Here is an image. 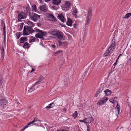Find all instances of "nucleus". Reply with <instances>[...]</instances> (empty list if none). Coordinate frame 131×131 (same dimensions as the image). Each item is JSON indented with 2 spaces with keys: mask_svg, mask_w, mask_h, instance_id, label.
<instances>
[{
  "mask_svg": "<svg viewBox=\"0 0 131 131\" xmlns=\"http://www.w3.org/2000/svg\"><path fill=\"white\" fill-rule=\"evenodd\" d=\"M61 52V51H58V52H57V53H59V52Z\"/></svg>",
  "mask_w": 131,
  "mask_h": 131,
  "instance_id": "nucleus-57",
  "label": "nucleus"
},
{
  "mask_svg": "<svg viewBox=\"0 0 131 131\" xmlns=\"http://www.w3.org/2000/svg\"><path fill=\"white\" fill-rule=\"evenodd\" d=\"M89 125H88L87 126V131H90V128L89 127Z\"/></svg>",
  "mask_w": 131,
  "mask_h": 131,
  "instance_id": "nucleus-43",
  "label": "nucleus"
},
{
  "mask_svg": "<svg viewBox=\"0 0 131 131\" xmlns=\"http://www.w3.org/2000/svg\"><path fill=\"white\" fill-rule=\"evenodd\" d=\"M116 109H117L118 111V114L120 112V106L119 104L118 103H117V104L116 107Z\"/></svg>",
  "mask_w": 131,
  "mask_h": 131,
  "instance_id": "nucleus-25",
  "label": "nucleus"
},
{
  "mask_svg": "<svg viewBox=\"0 0 131 131\" xmlns=\"http://www.w3.org/2000/svg\"><path fill=\"white\" fill-rule=\"evenodd\" d=\"M52 47L53 48H55L56 47V46L54 45H52Z\"/></svg>",
  "mask_w": 131,
  "mask_h": 131,
  "instance_id": "nucleus-52",
  "label": "nucleus"
},
{
  "mask_svg": "<svg viewBox=\"0 0 131 131\" xmlns=\"http://www.w3.org/2000/svg\"><path fill=\"white\" fill-rule=\"evenodd\" d=\"M57 131H68V130H61L60 131H59V130H58Z\"/></svg>",
  "mask_w": 131,
  "mask_h": 131,
  "instance_id": "nucleus-53",
  "label": "nucleus"
},
{
  "mask_svg": "<svg viewBox=\"0 0 131 131\" xmlns=\"http://www.w3.org/2000/svg\"><path fill=\"white\" fill-rule=\"evenodd\" d=\"M27 24L29 26V27H33L35 25V24L33 22L30 21H28Z\"/></svg>",
  "mask_w": 131,
  "mask_h": 131,
  "instance_id": "nucleus-22",
  "label": "nucleus"
},
{
  "mask_svg": "<svg viewBox=\"0 0 131 131\" xmlns=\"http://www.w3.org/2000/svg\"><path fill=\"white\" fill-rule=\"evenodd\" d=\"M36 39V38H35V37H33L32 36L30 37V39L29 41V43L34 42L35 40Z\"/></svg>",
  "mask_w": 131,
  "mask_h": 131,
  "instance_id": "nucleus-24",
  "label": "nucleus"
},
{
  "mask_svg": "<svg viewBox=\"0 0 131 131\" xmlns=\"http://www.w3.org/2000/svg\"><path fill=\"white\" fill-rule=\"evenodd\" d=\"M1 81H0V84H1Z\"/></svg>",
  "mask_w": 131,
  "mask_h": 131,
  "instance_id": "nucleus-59",
  "label": "nucleus"
},
{
  "mask_svg": "<svg viewBox=\"0 0 131 131\" xmlns=\"http://www.w3.org/2000/svg\"><path fill=\"white\" fill-rule=\"evenodd\" d=\"M100 88H99L98 89L97 91L96 92V94L95 96L97 97V95L100 92Z\"/></svg>",
  "mask_w": 131,
  "mask_h": 131,
  "instance_id": "nucleus-33",
  "label": "nucleus"
},
{
  "mask_svg": "<svg viewBox=\"0 0 131 131\" xmlns=\"http://www.w3.org/2000/svg\"><path fill=\"white\" fill-rule=\"evenodd\" d=\"M91 18L86 17V20L85 24L86 25H88L90 23Z\"/></svg>",
  "mask_w": 131,
  "mask_h": 131,
  "instance_id": "nucleus-30",
  "label": "nucleus"
},
{
  "mask_svg": "<svg viewBox=\"0 0 131 131\" xmlns=\"http://www.w3.org/2000/svg\"><path fill=\"white\" fill-rule=\"evenodd\" d=\"M48 33L50 35L53 36L61 40L64 39L63 34L60 31L58 30L49 31Z\"/></svg>",
  "mask_w": 131,
  "mask_h": 131,
  "instance_id": "nucleus-1",
  "label": "nucleus"
},
{
  "mask_svg": "<svg viewBox=\"0 0 131 131\" xmlns=\"http://www.w3.org/2000/svg\"><path fill=\"white\" fill-rule=\"evenodd\" d=\"M23 24H24V23H22L21 24V25H20V29H22V28H23Z\"/></svg>",
  "mask_w": 131,
  "mask_h": 131,
  "instance_id": "nucleus-45",
  "label": "nucleus"
},
{
  "mask_svg": "<svg viewBox=\"0 0 131 131\" xmlns=\"http://www.w3.org/2000/svg\"><path fill=\"white\" fill-rule=\"evenodd\" d=\"M43 78L42 76H41L40 77L39 79H38V80L41 82L43 80Z\"/></svg>",
  "mask_w": 131,
  "mask_h": 131,
  "instance_id": "nucleus-37",
  "label": "nucleus"
},
{
  "mask_svg": "<svg viewBox=\"0 0 131 131\" xmlns=\"http://www.w3.org/2000/svg\"><path fill=\"white\" fill-rule=\"evenodd\" d=\"M73 11L72 14L74 15L75 17L76 16V14L78 12L77 9L76 7H74L73 8Z\"/></svg>",
  "mask_w": 131,
  "mask_h": 131,
  "instance_id": "nucleus-20",
  "label": "nucleus"
},
{
  "mask_svg": "<svg viewBox=\"0 0 131 131\" xmlns=\"http://www.w3.org/2000/svg\"><path fill=\"white\" fill-rule=\"evenodd\" d=\"M25 9L27 12L26 13L27 14L28 12H29L30 11V8L29 6H26L25 7Z\"/></svg>",
  "mask_w": 131,
  "mask_h": 131,
  "instance_id": "nucleus-31",
  "label": "nucleus"
},
{
  "mask_svg": "<svg viewBox=\"0 0 131 131\" xmlns=\"http://www.w3.org/2000/svg\"><path fill=\"white\" fill-rule=\"evenodd\" d=\"M51 20L52 21L54 22L56 21L57 20L56 18L53 16L52 18H51Z\"/></svg>",
  "mask_w": 131,
  "mask_h": 131,
  "instance_id": "nucleus-32",
  "label": "nucleus"
},
{
  "mask_svg": "<svg viewBox=\"0 0 131 131\" xmlns=\"http://www.w3.org/2000/svg\"><path fill=\"white\" fill-rule=\"evenodd\" d=\"M117 63V62H116L114 64V66L116 65V64Z\"/></svg>",
  "mask_w": 131,
  "mask_h": 131,
  "instance_id": "nucleus-56",
  "label": "nucleus"
},
{
  "mask_svg": "<svg viewBox=\"0 0 131 131\" xmlns=\"http://www.w3.org/2000/svg\"><path fill=\"white\" fill-rule=\"evenodd\" d=\"M1 57L2 59H4V54H1Z\"/></svg>",
  "mask_w": 131,
  "mask_h": 131,
  "instance_id": "nucleus-46",
  "label": "nucleus"
},
{
  "mask_svg": "<svg viewBox=\"0 0 131 131\" xmlns=\"http://www.w3.org/2000/svg\"><path fill=\"white\" fill-rule=\"evenodd\" d=\"M108 100V99L107 97H104L102 98L101 100H99L98 103H97V104L99 105L103 104L105 103Z\"/></svg>",
  "mask_w": 131,
  "mask_h": 131,
  "instance_id": "nucleus-7",
  "label": "nucleus"
},
{
  "mask_svg": "<svg viewBox=\"0 0 131 131\" xmlns=\"http://www.w3.org/2000/svg\"><path fill=\"white\" fill-rule=\"evenodd\" d=\"M78 115V113L76 111H75V112L72 115V116L74 117V119Z\"/></svg>",
  "mask_w": 131,
  "mask_h": 131,
  "instance_id": "nucleus-29",
  "label": "nucleus"
},
{
  "mask_svg": "<svg viewBox=\"0 0 131 131\" xmlns=\"http://www.w3.org/2000/svg\"><path fill=\"white\" fill-rule=\"evenodd\" d=\"M58 17L59 19L62 22L64 23L66 21V19L62 14L58 15Z\"/></svg>",
  "mask_w": 131,
  "mask_h": 131,
  "instance_id": "nucleus-15",
  "label": "nucleus"
},
{
  "mask_svg": "<svg viewBox=\"0 0 131 131\" xmlns=\"http://www.w3.org/2000/svg\"><path fill=\"white\" fill-rule=\"evenodd\" d=\"M35 31L38 32V33L36 34L35 37L37 38L43 40L44 39L43 37L46 36L48 34L47 32L43 30H41L38 29H35Z\"/></svg>",
  "mask_w": 131,
  "mask_h": 131,
  "instance_id": "nucleus-3",
  "label": "nucleus"
},
{
  "mask_svg": "<svg viewBox=\"0 0 131 131\" xmlns=\"http://www.w3.org/2000/svg\"><path fill=\"white\" fill-rule=\"evenodd\" d=\"M5 25L4 26V27L3 28V30L4 31H5Z\"/></svg>",
  "mask_w": 131,
  "mask_h": 131,
  "instance_id": "nucleus-47",
  "label": "nucleus"
},
{
  "mask_svg": "<svg viewBox=\"0 0 131 131\" xmlns=\"http://www.w3.org/2000/svg\"><path fill=\"white\" fill-rule=\"evenodd\" d=\"M35 71V70L33 68H32V70L30 72H33V71Z\"/></svg>",
  "mask_w": 131,
  "mask_h": 131,
  "instance_id": "nucleus-48",
  "label": "nucleus"
},
{
  "mask_svg": "<svg viewBox=\"0 0 131 131\" xmlns=\"http://www.w3.org/2000/svg\"><path fill=\"white\" fill-rule=\"evenodd\" d=\"M77 25L76 24H74L73 25L74 27L75 28H77Z\"/></svg>",
  "mask_w": 131,
  "mask_h": 131,
  "instance_id": "nucleus-50",
  "label": "nucleus"
},
{
  "mask_svg": "<svg viewBox=\"0 0 131 131\" xmlns=\"http://www.w3.org/2000/svg\"><path fill=\"white\" fill-rule=\"evenodd\" d=\"M79 131H81V130H79Z\"/></svg>",
  "mask_w": 131,
  "mask_h": 131,
  "instance_id": "nucleus-60",
  "label": "nucleus"
},
{
  "mask_svg": "<svg viewBox=\"0 0 131 131\" xmlns=\"http://www.w3.org/2000/svg\"><path fill=\"white\" fill-rule=\"evenodd\" d=\"M52 8H53V9H56L55 8V6H52Z\"/></svg>",
  "mask_w": 131,
  "mask_h": 131,
  "instance_id": "nucleus-49",
  "label": "nucleus"
},
{
  "mask_svg": "<svg viewBox=\"0 0 131 131\" xmlns=\"http://www.w3.org/2000/svg\"><path fill=\"white\" fill-rule=\"evenodd\" d=\"M104 92L106 95L107 96L110 95L111 93V91L108 89L105 90L104 91Z\"/></svg>",
  "mask_w": 131,
  "mask_h": 131,
  "instance_id": "nucleus-21",
  "label": "nucleus"
},
{
  "mask_svg": "<svg viewBox=\"0 0 131 131\" xmlns=\"http://www.w3.org/2000/svg\"><path fill=\"white\" fill-rule=\"evenodd\" d=\"M51 0H45V2H47L48 1H50Z\"/></svg>",
  "mask_w": 131,
  "mask_h": 131,
  "instance_id": "nucleus-54",
  "label": "nucleus"
},
{
  "mask_svg": "<svg viewBox=\"0 0 131 131\" xmlns=\"http://www.w3.org/2000/svg\"><path fill=\"white\" fill-rule=\"evenodd\" d=\"M130 16H131V13H128L126 14V15L123 18H128Z\"/></svg>",
  "mask_w": 131,
  "mask_h": 131,
  "instance_id": "nucleus-26",
  "label": "nucleus"
},
{
  "mask_svg": "<svg viewBox=\"0 0 131 131\" xmlns=\"http://www.w3.org/2000/svg\"><path fill=\"white\" fill-rule=\"evenodd\" d=\"M53 16V15L52 14H49L48 15V17L49 18H51Z\"/></svg>",
  "mask_w": 131,
  "mask_h": 131,
  "instance_id": "nucleus-38",
  "label": "nucleus"
},
{
  "mask_svg": "<svg viewBox=\"0 0 131 131\" xmlns=\"http://www.w3.org/2000/svg\"><path fill=\"white\" fill-rule=\"evenodd\" d=\"M51 104H49L48 106H47L46 107V108H47L48 109L51 108Z\"/></svg>",
  "mask_w": 131,
  "mask_h": 131,
  "instance_id": "nucleus-42",
  "label": "nucleus"
},
{
  "mask_svg": "<svg viewBox=\"0 0 131 131\" xmlns=\"http://www.w3.org/2000/svg\"><path fill=\"white\" fill-rule=\"evenodd\" d=\"M122 55V54H120L118 57L119 58L120 56H121Z\"/></svg>",
  "mask_w": 131,
  "mask_h": 131,
  "instance_id": "nucleus-55",
  "label": "nucleus"
},
{
  "mask_svg": "<svg viewBox=\"0 0 131 131\" xmlns=\"http://www.w3.org/2000/svg\"><path fill=\"white\" fill-rule=\"evenodd\" d=\"M72 20L69 18H68V20L67 23V25L71 26H72Z\"/></svg>",
  "mask_w": 131,
  "mask_h": 131,
  "instance_id": "nucleus-19",
  "label": "nucleus"
},
{
  "mask_svg": "<svg viewBox=\"0 0 131 131\" xmlns=\"http://www.w3.org/2000/svg\"><path fill=\"white\" fill-rule=\"evenodd\" d=\"M68 75H67L65 77H64V81L65 83V88H66L69 86V85L68 83H69L70 80L69 78Z\"/></svg>",
  "mask_w": 131,
  "mask_h": 131,
  "instance_id": "nucleus-8",
  "label": "nucleus"
},
{
  "mask_svg": "<svg viewBox=\"0 0 131 131\" xmlns=\"http://www.w3.org/2000/svg\"><path fill=\"white\" fill-rule=\"evenodd\" d=\"M39 121V120H38V119L37 118H34V120L30 122L27 125L25 126L23 128V129L24 130L26 128L28 127L29 125H31V124H32V125H33V124L34 123Z\"/></svg>",
  "mask_w": 131,
  "mask_h": 131,
  "instance_id": "nucleus-9",
  "label": "nucleus"
},
{
  "mask_svg": "<svg viewBox=\"0 0 131 131\" xmlns=\"http://www.w3.org/2000/svg\"><path fill=\"white\" fill-rule=\"evenodd\" d=\"M61 2V0H52V3L54 5H58Z\"/></svg>",
  "mask_w": 131,
  "mask_h": 131,
  "instance_id": "nucleus-18",
  "label": "nucleus"
},
{
  "mask_svg": "<svg viewBox=\"0 0 131 131\" xmlns=\"http://www.w3.org/2000/svg\"><path fill=\"white\" fill-rule=\"evenodd\" d=\"M4 51L3 47L2 46L1 47V54H4Z\"/></svg>",
  "mask_w": 131,
  "mask_h": 131,
  "instance_id": "nucleus-36",
  "label": "nucleus"
},
{
  "mask_svg": "<svg viewBox=\"0 0 131 131\" xmlns=\"http://www.w3.org/2000/svg\"><path fill=\"white\" fill-rule=\"evenodd\" d=\"M20 43H24L25 42L27 41V39L26 37H21L20 39Z\"/></svg>",
  "mask_w": 131,
  "mask_h": 131,
  "instance_id": "nucleus-17",
  "label": "nucleus"
},
{
  "mask_svg": "<svg viewBox=\"0 0 131 131\" xmlns=\"http://www.w3.org/2000/svg\"><path fill=\"white\" fill-rule=\"evenodd\" d=\"M7 102L5 99H2L0 100V105L1 107L4 108L6 106Z\"/></svg>",
  "mask_w": 131,
  "mask_h": 131,
  "instance_id": "nucleus-12",
  "label": "nucleus"
},
{
  "mask_svg": "<svg viewBox=\"0 0 131 131\" xmlns=\"http://www.w3.org/2000/svg\"><path fill=\"white\" fill-rule=\"evenodd\" d=\"M29 45V43L27 42H26L24 45L23 47L25 48H28L30 46L27 47Z\"/></svg>",
  "mask_w": 131,
  "mask_h": 131,
  "instance_id": "nucleus-28",
  "label": "nucleus"
},
{
  "mask_svg": "<svg viewBox=\"0 0 131 131\" xmlns=\"http://www.w3.org/2000/svg\"><path fill=\"white\" fill-rule=\"evenodd\" d=\"M29 34L28 31L27 30L26 26H25L24 27L23 32V35L24 36H27L29 35Z\"/></svg>",
  "mask_w": 131,
  "mask_h": 131,
  "instance_id": "nucleus-14",
  "label": "nucleus"
},
{
  "mask_svg": "<svg viewBox=\"0 0 131 131\" xmlns=\"http://www.w3.org/2000/svg\"><path fill=\"white\" fill-rule=\"evenodd\" d=\"M41 82L40 81H39L38 80V81L36 82L35 84V85H36V86H38V85H39V84H40L41 83Z\"/></svg>",
  "mask_w": 131,
  "mask_h": 131,
  "instance_id": "nucleus-35",
  "label": "nucleus"
},
{
  "mask_svg": "<svg viewBox=\"0 0 131 131\" xmlns=\"http://www.w3.org/2000/svg\"><path fill=\"white\" fill-rule=\"evenodd\" d=\"M117 98V97H114V99H116Z\"/></svg>",
  "mask_w": 131,
  "mask_h": 131,
  "instance_id": "nucleus-58",
  "label": "nucleus"
},
{
  "mask_svg": "<svg viewBox=\"0 0 131 131\" xmlns=\"http://www.w3.org/2000/svg\"><path fill=\"white\" fill-rule=\"evenodd\" d=\"M38 87V86H36L34 84L29 89L28 92H31L33 91H34Z\"/></svg>",
  "mask_w": 131,
  "mask_h": 131,
  "instance_id": "nucleus-13",
  "label": "nucleus"
},
{
  "mask_svg": "<svg viewBox=\"0 0 131 131\" xmlns=\"http://www.w3.org/2000/svg\"><path fill=\"white\" fill-rule=\"evenodd\" d=\"M86 122L85 123L86 124L90 123L93 121L94 119L91 116H89L85 118Z\"/></svg>",
  "mask_w": 131,
  "mask_h": 131,
  "instance_id": "nucleus-11",
  "label": "nucleus"
},
{
  "mask_svg": "<svg viewBox=\"0 0 131 131\" xmlns=\"http://www.w3.org/2000/svg\"><path fill=\"white\" fill-rule=\"evenodd\" d=\"M32 10L34 12H36L37 9L36 5H34L32 6Z\"/></svg>",
  "mask_w": 131,
  "mask_h": 131,
  "instance_id": "nucleus-27",
  "label": "nucleus"
},
{
  "mask_svg": "<svg viewBox=\"0 0 131 131\" xmlns=\"http://www.w3.org/2000/svg\"><path fill=\"white\" fill-rule=\"evenodd\" d=\"M40 11L46 12L48 10V9L46 6L44 5L40 6L39 8Z\"/></svg>",
  "mask_w": 131,
  "mask_h": 131,
  "instance_id": "nucleus-10",
  "label": "nucleus"
},
{
  "mask_svg": "<svg viewBox=\"0 0 131 131\" xmlns=\"http://www.w3.org/2000/svg\"><path fill=\"white\" fill-rule=\"evenodd\" d=\"M50 104H51V108L55 106V105L54 103H52Z\"/></svg>",
  "mask_w": 131,
  "mask_h": 131,
  "instance_id": "nucleus-41",
  "label": "nucleus"
},
{
  "mask_svg": "<svg viewBox=\"0 0 131 131\" xmlns=\"http://www.w3.org/2000/svg\"><path fill=\"white\" fill-rule=\"evenodd\" d=\"M27 16V13L22 11L18 15V21H20L21 19L26 18Z\"/></svg>",
  "mask_w": 131,
  "mask_h": 131,
  "instance_id": "nucleus-5",
  "label": "nucleus"
},
{
  "mask_svg": "<svg viewBox=\"0 0 131 131\" xmlns=\"http://www.w3.org/2000/svg\"><path fill=\"white\" fill-rule=\"evenodd\" d=\"M29 17L32 20L35 22H36L39 19L40 16L36 13L30 12L29 13Z\"/></svg>",
  "mask_w": 131,
  "mask_h": 131,
  "instance_id": "nucleus-4",
  "label": "nucleus"
},
{
  "mask_svg": "<svg viewBox=\"0 0 131 131\" xmlns=\"http://www.w3.org/2000/svg\"><path fill=\"white\" fill-rule=\"evenodd\" d=\"M86 121L85 118L83 120H79V122H83L84 123H85L86 122V121Z\"/></svg>",
  "mask_w": 131,
  "mask_h": 131,
  "instance_id": "nucleus-40",
  "label": "nucleus"
},
{
  "mask_svg": "<svg viewBox=\"0 0 131 131\" xmlns=\"http://www.w3.org/2000/svg\"><path fill=\"white\" fill-rule=\"evenodd\" d=\"M58 43L59 45L61 46L62 44V42L60 41H58Z\"/></svg>",
  "mask_w": 131,
  "mask_h": 131,
  "instance_id": "nucleus-44",
  "label": "nucleus"
},
{
  "mask_svg": "<svg viewBox=\"0 0 131 131\" xmlns=\"http://www.w3.org/2000/svg\"><path fill=\"white\" fill-rule=\"evenodd\" d=\"M119 58L118 57L117 58V59H116V62H118V59Z\"/></svg>",
  "mask_w": 131,
  "mask_h": 131,
  "instance_id": "nucleus-51",
  "label": "nucleus"
},
{
  "mask_svg": "<svg viewBox=\"0 0 131 131\" xmlns=\"http://www.w3.org/2000/svg\"><path fill=\"white\" fill-rule=\"evenodd\" d=\"M116 43L115 42L112 40L111 44L106 50L105 53L104 54V56H107L110 54L111 53L114 51L115 48Z\"/></svg>",
  "mask_w": 131,
  "mask_h": 131,
  "instance_id": "nucleus-2",
  "label": "nucleus"
},
{
  "mask_svg": "<svg viewBox=\"0 0 131 131\" xmlns=\"http://www.w3.org/2000/svg\"><path fill=\"white\" fill-rule=\"evenodd\" d=\"M21 35V33H20L19 32L17 33L16 34L17 38L18 39H19Z\"/></svg>",
  "mask_w": 131,
  "mask_h": 131,
  "instance_id": "nucleus-34",
  "label": "nucleus"
},
{
  "mask_svg": "<svg viewBox=\"0 0 131 131\" xmlns=\"http://www.w3.org/2000/svg\"><path fill=\"white\" fill-rule=\"evenodd\" d=\"M26 27H27V30L28 31L29 34L30 33H32L35 31V30H34L32 29V27H29L27 26Z\"/></svg>",
  "mask_w": 131,
  "mask_h": 131,
  "instance_id": "nucleus-16",
  "label": "nucleus"
},
{
  "mask_svg": "<svg viewBox=\"0 0 131 131\" xmlns=\"http://www.w3.org/2000/svg\"><path fill=\"white\" fill-rule=\"evenodd\" d=\"M92 15V11L91 9H90L88 12L87 17L91 18Z\"/></svg>",
  "mask_w": 131,
  "mask_h": 131,
  "instance_id": "nucleus-23",
  "label": "nucleus"
},
{
  "mask_svg": "<svg viewBox=\"0 0 131 131\" xmlns=\"http://www.w3.org/2000/svg\"><path fill=\"white\" fill-rule=\"evenodd\" d=\"M70 6V3L68 1H67L65 3V4L62 7V9L65 10H68L69 9V8Z\"/></svg>",
  "mask_w": 131,
  "mask_h": 131,
  "instance_id": "nucleus-6",
  "label": "nucleus"
},
{
  "mask_svg": "<svg viewBox=\"0 0 131 131\" xmlns=\"http://www.w3.org/2000/svg\"><path fill=\"white\" fill-rule=\"evenodd\" d=\"M110 100H110V102H111V103H112L113 104L114 103V102H116V101H115L114 100V99H111Z\"/></svg>",
  "mask_w": 131,
  "mask_h": 131,
  "instance_id": "nucleus-39",
  "label": "nucleus"
}]
</instances>
